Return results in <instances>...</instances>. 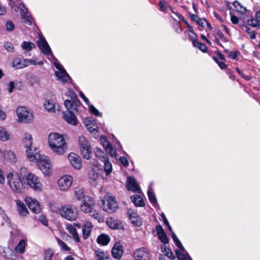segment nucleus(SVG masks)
I'll return each mask as SVG.
<instances>
[{"instance_id":"nucleus-13","label":"nucleus","mask_w":260,"mask_h":260,"mask_svg":"<svg viewBox=\"0 0 260 260\" xmlns=\"http://www.w3.org/2000/svg\"><path fill=\"white\" fill-rule=\"evenodd\" d=\"M37 45L43 53L46 55H52L51 50L46 39L42 36H40L37 42Z\"/></svg>"},{"instance_id":"nucleus-16","label":"nucleus","mask_w":260,"mask_h":260,"mask_svg":"<svg viewBox=\"0 0 260 260\" xmlns=\"http://www.w3.org/2000/svg\"><path fill=\"white\" fill-rule=\"evenodd\" d=\"M126 184L128 190H132L134 192H140V187L134 177H128L127 178Z\"/></svg>"},{"instance_id":"nucleus-32","label":"nucleus","mask_w":260,"mask_h":260,"mask_svg":"<svg viewBox=\"0 0 260 260\" xmlns=\"http://www.w3.org/2000/svg\"><path fill=\"white\" fill-rule=\"evenodd\" d=\"M95 121L93 120H91L90 118H86L85 119V125L87 126L88 131L90 133H93L96 131L97 126L93 124Z\"/></svg>"},{"instance_id":"nucleus-54","label":"nucleus","mask_w":260,"mask_h":260,"mask_svg":"<svg viewBox=\"0 0 260 260\" xmlns=\"http://www.w3.org/2000/svg\"><path fill=\"white\" fill-rule=\"evenodd\" d=\"M161 249L165 253V255H169V252L171 250L169 248L167 247L166 245H162L161 246Z\"/></svg>"},{"instance_id":"nucleus-10","label":"nucleus","mask_w":260,"mask_h":260,"mask_svg":"<svg viewBox=\"0 0 260 260\" xmlns=\"http://www.w3.org/2000/svg\"><path fill=\"white\" fill-rule=\"evenodd\" d=\"M101 142L106 152L111 156L116 157L117 152L114 150L112 145L108 141L106 136L102 135L100 137Z\"/></svg>"},{"instance_id":"nucleus-20","label":"nucleus","mask_w":260,"mask_h":260,"mask_svg":"<svg viewBox=\"0 0 260 260\" xmlns=\"http://www.w3.org/2000/svg\"><path fill=\"white\" fill-rule=\"evenodd\" d=\"M30 60L23 58H15L12 62V66L17 69H22L27 67Z\"/></svg>"},{"instance_id":"nucleus-8","label":"nucleus","mask_w":260,"mask_h":260,"mask_svg":"<svg viewBox=\"0 0 260 260\" xmlns=\"http://www.w3.org/2000/svg\"><path fill=\"white\" fill-rule=\"evenodd\" d=\"M16 112L20 121L28 123L32 119V114L27 110L25 107H19Z\"/></svg>"},{"instance_id":"nucleus-50","label":"nucleus","mask_w":260,"mask_h":260,"mask_svg":"<svg viewBox=\"0 0 260 260\" xmlns=\"http://www.w3.org/2000/svg\"><path fill=\"white\" fill-rule=\"evenodd\" d=\"M119 161L125 167H127L129 165L127 158L124 156L120 157Z\"/></svg>"},{"instance_id":"nucleus-42","label":"nucleus","mask_w":260,"mask_h":260,"mask_svg":"<svg viewBox=\"0 0 260 260\" xmlns=\"http://www.w3.org/2000/svg\"><path fill=\"white\" fill-rule=\"evenodd\" d=\"M72 102L73 103V106L74 107L73 111L77 110V107L80 106L81 102L77 96L74 97L71 99Z\"/></svg>"},{"instance_id":"nucleus-26","label":"nucleus","mask_w":260,"mask_h":260,"mask_svg":"<svg viewBox=\"0 0 260 260\" xmlns=\"http://www.w3.org/2000/svg\"><path fill=\"white\" fill-rule=\"evenodd\" d=\"M74 194L76 199L81 201L84 200L85 197H89L85 194L83 188L80 187H77L75 188Z\"/></svg>"},{"instance_id":"nucleus-43","label":"nucleus","mask_w":260,"mask_h":260,"mask_svg":"<svg viewBox=\"0 0 260 260\" xmlns=\"http://www.w3.org/2000/svg\"><path fill=\"white\" fill-rule=\"evenodd\" d=\"M243 27L245 28V31L249 35L251 39L254 40L255 39L256 36L255 32L251 31L250 28L248 26L246 25H244Z\"/></svg>"},{"instance_id":"nucleus-49","label":"nucleus","mask_w":260,"mask_h":260,"mask_svg":"<svg viewBox=\"0 0 260 260\" xmlns=\"http://www.w3.org/2000/svg\"><path fill=\"white\" fill-rule=\"evenodd\" d=\"M6 26L7 30L8 31H12L15 28L14 24L11 21H8L6 23Z\"/></svg>"},{"instance_id":"nucleus-30","label":"nucleus","mask_w":260,"mask_h":260,"mask_svg":"<svg viewBox=\"0 0 260 260\" xmlns=\"http://www.w3.org/2000/svg\"><path fill=\"white\" fill-rule=\"evenodd\" d=\"M110 240L108 235L102 234L99 236L97 238V242L102 245H107L108 244Z\"/></svg>"},{"instance_id":"nucleus-11","label":"nucleus","mask_w":260,"mask_h":260,"mask_svg":"<svg viewBox=\"0 0 260 260\" xmlns=\"http://www.w3.org/2000/svg\"><path fill=\"white\" fill-rule=\"evenodd\" d=\"M73 182V178L70 176H64L58 181V185L61 190H68Z\"/></svg>"},{"instance_id":"nucleus-62","label":"nucleus","mask_w":260,"mask_h":260,"mask_svg":"<svg viewBox=\"0 0 260 260\" xmlns=\"http://www.w3.org/2000/svg\"><path fill=\"white\" fill-rule=\"evenodd\" d=\"M14 88V83L13 81H11L9 84L8 90L10 93H12Z\"/></svg>"},{"instance_id":"nucleus-25","label":"nucleus","mask_w":260,"mask_h":260,"mask_svg":"<svg viewBox=\"0 0 260 260\" xmlns=\"http://www.w3.org/2000/svg\"><path fill=\"white\" fill-rule=\"evenodd\" d=\"M92 225L90 222H86L82 227L83 237L85 239H87L92 231Z\"/></svg>"},{"instance_id":"nucleus-22","label":"nucleus","mask_w":260,"mask_h":260,"mask_svg":"<svg viewBox=\"0 0 260 260\" xmlns=\"http://www.w3.org/2000/svg\"><path fill=\"white\" fill-rule=\"evenodd\" d=\"M107 225L112 229H121L123 228L122 222L112 217L108 218L106 221Z\"/></svg>"},{"instance_id":"nucleus-1","label":"nucleus","mask_w":260,"mask_h":260,"mask_svg":"<svg viewBox=\"0 0 260 260\" xmlns=\"http://www.w3.org/2000/svg\"><path fill=\"white\" fill-rule=\"evenodd\" d=\"M28 158L31 161H36L40 170L45 175H48L51 170L50 162L46 156L40 154L36 147L32 146V138L31 135L25 134L23 139Z\"/></svg>"},{"instance_id":"nucleus-27","label":"nucleus","mask_w":260,"mask_h":260,"mask_svg":"<svg viewBox=\"0 0 260 260\" xmlns=\"http://www.w3.org/2000/svg\"><path fill=\"white\" fill-rule=\"evenodd\" d=\"M131 200L137 207H143L145 205V203L142 198L139 194H135L131 196Z\"/></svg>"},{"instance_id":"nucleus-24","label":"nucleus","mask_w":260,"mask_h":260,"mask_svg":"<svg viewBox=\"0 0 260 260\" xmlns=\"http://www.w3.org/2000/svg\"><path fill=\"white\" fill-rule=\"evenodd\" d=\"M16 205L17 211L19 215L22 216H26L28 212L23 202L18 200L16 201Z\"/></svg>"},{"instance_id":"nucleus-36","label":"nucleus","mask_w":260,"mask_h":260,"mask_svg":"<svg viewBox=\"0 0 260 260\" xmlns=\"http://www.w3.org/2000/svg\"><path fill=\"white\" fill-rule=\"evenodd\" d=\"M95 255L99 260H110V259L109 255H106L104 252L100 250L96 251Z\"/></svg>"},{"instance_id":"nucleus-2","label":"nucleus","mask_w":260,"mask_h":260,"mask_svg":"<svg viewBox=\"0 0 260 260\" xmlns=\"http://www.w3.org/2000/svg\"><path fill=\"white\" fill-rule=\"evenodd\" d=\"M49 146L53 151L58 155L63 154L67 148L64 139L61 135L52 133L48 136Z\"/></svg>"},{"instance_id":"nucleus-19","label":"nucleus","mask_w":260,"mask_h":260,"mask_svg":"<svg viewBox=\"0 0 260 260\" xmlns=\"http://www.w3.org/2000/svg\"><path fill=\"white\" fill-rule=\"evenodd\" d=\"M113 257L119 259L123 253V247L119 242H116L111 250Z\"/></svg>"},{"instance_id":"nucleus-55","label":"nucleus","mask_w":260,"mask_h":260,"mask_svg":"<svg viewBox=\"0 0 260 260\" xmlns=\"http://www.w3.org/2000/svg\"><path fill=\"white\" fill-rule=\"evenodd\" d=\"M91 216L94 219H97L99 221L102 219L101 215L98 212H96L95 211H94L92 214L91 213Z\"/></svg>"},{"instance_id":"nucleus-64","label":"nucleus","mask_w":260,"mask_h":260,"mask_svg":"<svg viewBox=\"0 0 260 260\" xmlns=\"http://www.w3.org/2000/svg\"><path fill=\"white\" fill-rule=\"evenodd\" d=\"M158 6L160 7V10L161 11H164L166 10V7L165 6L164 3L162 1H160L158 4Z\"/></svg>"},{"instance_id":"nucleus-57","label":"nucleus","mask_w":260,"mask_h":260,"mask_svg":"<svg viewBox=\"0 0 260 260\" xmlns=\"http://www.w3.org/2000/svg\"><path fill=\"white\" fill-rule=\"evenodd\" d=\"M239 53L238 51H235V52H230V54H229V57L235 59H236L238 54Z\"/></svg>"},{"instance_id":"nucleus-39","label":"nucleus","mask_w":260,"mask_h":260,"mask_svg":"<svg viewBox=\"0 0 260 260\" xmlns=\"http://www.w3.org/2000/svg\"><path fill=\"white\" fill-rule=\"evenodd\" d=\"M193 46L199 49L200 50H201L203 52H206L207 50V47L206 45L203 43H201V42H200L198 41L195 42Z\"/></svg>"},{"instance_id":"nucleus-41","label":"nucleus","mask_w":260,"mask_h":260,"mask_svg":"<svg viewBox=\"0 0 260 260\" xmlns=\"http://www.w3.org/2000/svg\"><path fill=\"white\" fill-rule=\"evenodd\" d=\"M148 196L150 202L152 204H155L157 203V200L155 196L153 191H151L150 190H149L148 191Z\"/></svg>"},{"instance_id":"nucleus-5","label":"nucleus","mask_w":260,"mask_h":260,"mask_svg":"<svg viewBox=\"0 0 260 260\" xmlns=\"http://www.w3.org/2000/svg\"><path fill=\"white\" fill-rule=\"evenodd\" d=\"M59 214L65 219L73 221L78 217L77 209L71 205H64L59 209Z\"/></svg>"},{"instance_id":"nucleus-28","label":"nucleus","mask_w":260,"mask_h":260,"mask_svg":"<svg viewBox=\"0 0 260 260\" xmlns=\"http://www.w3.org/2000/svg\"><path fill=\"white\" fill-rule=\"evenodd\" d=\"M67 229L68 230V232L72 235L74 240L77 242H79L80 241V238L75 226L73 224H67Z\"/></svg>"},{"instance_id":"nucleus-3","label":"nucleus","mask_w":260,"mask_h":260,"mask_svg":"<svg viewBox=\"0 0 260 260\" xmlns=\"http://www.w3.org/2000/svg\"><path fill=\"white\" fill-rule=\"evenodd\" d=\"M8 184L11 189L20 193L23 189V183L19 174L15 172L9 173L7 177Z\"/></svg>"},{"instance_id":"nucleus-45","label":"nucleus","mask_w":260,"mask_h":260,"mask_svg":"<svg viewBox=\"0 0 260 260\" xmlns=\"http://www.w3.org/2000/svg\"><path fill=\"white\" fill-rule=\"evenodd\" d=\"M247 24L253 27H257L259 26V23L257 20L254 18H251L247 20Z\"/></svg>"},{"instance_id":"nucleus-59","label":"nucleus","mask_w":260,"mask_h":260,"mask_svg":"<svg viewBox=\"0 0 260 260\" xmlns=\"http://www.w3.org/2000/svg\"><path fill=\"white\" fill-rule=\"evenodd\" d=\"M39 220L41 221L44 225L47 226L48 225V220L45 217L43 216H41L39 217Z\"/></svg>"},{"instance_id":"nucleus-61","label":"nucleus","mask_w":260,"mask_h":260,"mask_svg":"<svg viewBox=\"0 0 260 260\" xmlns=\"http://www.w3.org/2000/svg\"><path fill=\"white\" fill-rule=\"evenodd\" d=\"M231 19L232 22L234 24H237L239 22V18L235 15H231Z\"/></svg>"},{"instance_id":"nucleus-53","label":"nucleus","mask_w":260,"mask_h":260,"mask_svg":"<svg viewBox=\"0 0 260 260\" xmlns=\"http://www.w3.org/2000/svg\"><path fill=\"white\" fill-rule=\"evenodd\" d=\"M217 35L219 36L220 39L224 42H227L228 41V40L225 38L223 34L220 30L218 31V32H217Z\"/></svg>"},{"instance_id":"nucleus-44","label":"nucleus","mask_w":260,"mask_h":260,"mask_svg":"<svg viewBox=\"0 0 260 260\" xmlns=\"http://www.w3.org/2000/svg\"><path fill=\"white\" fill-rule=\"evenodd\" d=\"M54 255L53 250L49 249L44 253V260H51L52 257Z\"/></svg>"},{"instance_id":"nucleus-60","label":"nucleus","mask_w":260,"mask_h":260,"mask_svg":"<svg viewBox=\"0 0 260 260\" xmlns=\"http://www.w3.org/2000/svg\"><path fill=\"white\" fill-rule=\"evenodd\" d=\"M67 95L70 96L71 99H73L74 97L77 96L74 92V91H73L72 89H69L68 92H67Z\"/></svg>"},{"instance_id":"nucleus-48","label":"nucleus","mask_w":260,"mask_h":260,"mask_svg":"<svg viewBox=\"0 0 260 260\" xmlns=\"http://www.w3.org/2000/svg\"><path fill=\"white\" fill-rule=\"evenodd\" d=\"M4 47L5 49L10 52H13L14 51V48L13 44L9 42H5Z\"/></svg>"},{"instance_id":"nucleus-35","label":"nucleus","mask_w":260,"mask_h":260,"mask_svg":"<svg viewBox=\"0 0 260 260\" xmlns=\"http://www.w3.org/2000/svg\"><path fill=\"white\" fill-rule=\"evenodd\" d=\"M26 242L25 240H21L15 247V250L19 252L20 253H23L25 251Z\"/></svg>"},{"instance_id":"nucleus-33","label":"nucleus","mask_w":260,"mask_h":260,"mask_svg":"<svg viewBox=\"0 0 260 260\" xmlns=\"http://www.w3.org/2000/svg\"><path fill=\"white\" fill-rule=\"evenodd\" d=\"M45 108L48 111L55 112L56 110L55 104L52 100L46 101L44 104Z\"/></svg>"},{"instance_id":"nucleus-17","label":"nucleus","mask_w":260,"mask_h":260,"mask_svg":"<svg viewBox=\"0 0 260 260\" xmlns=\"http://www.w3.org/2000/svg\"><path fill=\"white\" fill-rule=\"evenodd\" d=\"M18 9L21 11V16L22 19H23L24 22L29 25L32 24L31 17L29 14L27 8L25 7L23 4H20Z\"/></svg>"},{"instance_id":"nucleus-14","label":"nucleus","mask_w":260,"mask_h":260,"mask_svg":"<svg viewBox=\"0 0 260 260\" xmlns=\"http://www.w3.org/2000/svg\"><path fill=\"white\" fill-rule=\"evenodd\" d=\"M25 203L29 209L34 213H39L41 211L40 206L38 201L30 197L26 198Z\"/></svg>"},{"instance_id":"nucleus-40","label":"nucleus","mask_w":260,"mask_h":260,"mask_svg":"<svg viewBox=\"0 0 260 260\" xmlns=\"http://www.w3.org/2000/svg\"><path fill=\"white\" fill-rule=\"evenodd\" d=\"M56 239H57L58 244L60 246L61 249L62 250L66 251H68L70 250V247H68L67 246V245L63 241H62L61 240H60L57 238H56Z\"/></svg>"},{"instance_id":"nucleus-6","label":"nucleus","mask_w":260,"mask_h":260,"mask_svg":"<svg viewBox=\"0 0 260 260\" xmlns=\"http://www.w3.org/2000/svg\"><path fill=\"white\" fill-rule=\"evenodd\" d=\"M80 151L84 158L89 159L92 155L91 145L86 138L80 136L78 139Z\"/></svg>"},{"instance_id":"nucleus-47","label":"nucleus","mask_w":260,"mask_h":260,"mask_svg":"<svg viewBox=\"0 0 260 260\" xmlns=\"http://www.w3.org/2000/svg\"><path fill=\"white\" fill-rule=\"evenodd\" d=\"M64 105L67 109L69 110H72L74 109V107L73 106V103L71 100H66L64 102Z\"/></svg>"},{"instance_id":"nucleus-38","label":"nucleus","mask_w":260,"mask_h":260,"mask_svg":"<svg viewBox=\"0 0 260 260\" xmlns=\"http://www.w3.org/2000/svg\"><path fill=\"white\" fill-rule=\"evenodd\" d=\"M22 47L23 49L26 50L27 51L31 50L33 48H35V45L29 42H23L22 44Z\"/></svg>"},{"instance_id":"nucleus-12","label":"nucleus","mask_w":260,"mask_h":260,"mask_svg":"<svg viewBox=\"0 0 260 260\" xmlns=\"http://www.w3.org/2000/svg\"><path fill=\"white\" fill-rule=\"evenodd\" d=\"M54 64L56 68L58 70V71L55 72V75L59 80L62 82H66L68 79H71L66 70L59 63L55 62Z\"/></svg>"},{"instance_id":"nucleus-51","label":"nucleus","mask_w":260,"mask_h":260,"mask_svg":"<svg viewBox=\"0 0 260 260\" xmlns=\"http://www.w3.org/2000/svg\"><path fill=\"white\" fill-rule=\"evenodd\" d=\"M89 109L90 112L95 116H100L99 111L92 105L89 106Z\"/></svg>"},{"instance_id":"nucleus-7","label":"nucleus","mask_w":260,"mask_h":260,"mask_svg":"<svg viewBox=\"0 0 260 260\" xmlns=\"http://www.w3.org/2000/svg\"><path fill=\"white\" fill-rule=\"evenodd\" d=\"M26 184L35 190L41 191L42 185L39 178L34 174L27 173L25 178Z\"/></svg>"},{"instance_id":"nucleus-21","label":"nucleus","mask_w":260,"mask_h":260,"mask_svg":"<svg viewBox=\"0 0 260 260\" xmlns=\"http://www.w3.org/2000/svg\"><path fill=\"white\" fill-rule=\"evenodd\" d=\"M128 218L131 222L135 226H140L142 224V221L137 213L134 212L131 210H129L127 212Z\"/></svg>"},{"instance_id":"nucleus-9","label":"nucleus","mask_w":260,"mask_h":260,"mask_svg":"<svg viewBox=\"0 0 260 260\" xmlns=\"http://www.w3.org/2000/svg\"><path fill=\"white\" fill-rule=\"evenodd\" d=\"M80 206L81 210L85 213H93L94 203L93 199L90 197H87L82 201Z\"/></svg>"},{"instance_id":"nucleus-29","label":"nucleus","mask_w":260,"mask_h":260,"mask_svg":"<svg viewBox=\"0 0 260 260\" xmlns=\"http://www.w3.org/2000/svg\"><path fill=\"white\" fill-rule=\"evenodd\" d=\"M95 156L99 158L101 161L107 160L108 156L101 148L96 147L94 150Z\"/></svg>"},{"instance_id":"nucleus-15","label":"nucleus","mask_w":260,"mask_h":260,"mask_svg":"<svg viewBox=\"0 0 260 260\" xmlns=\"http://www.w3.org/2000/svg\"><path fill=\"white\" fill-rule=\"evenodd\" d=\"M134 255L136 260H149V253L148 250L145 248L136 250Z\"/></svg>"},{"instance_id":"nucleus-4","label":"nucleus","mask_w":260,"mask_h":260,"mask_svg":"<svg viewBox=\"0 0 260 260\" xmlns=\"http://www.w3.org/2000/svg\"><path fill=\"white\" fill-rule=\"evenodd\" d=\"M100 206L104 210L109 213L115 212L118 208V204L115 198L112 196H105L99 203Z\"/></svg>"},{"instance_id":"nucleus-18","label":"nucleus","mask_w":260,"mask_h":260,"mask_svg":"<svg viewBox=\"0 0 260 260\" xmlns=\"http://www.w3.org/2000/svg\"><path fill=\"white\" fill-rule=\"evenodd\" d=\"M68 159L71 165L76 169H80L82 166L81 157L77 154L71 153L68 155Z\"/></svg>"},{"instance_id":"nucleus-34","label":"nucleus","mask_w":260,"mask_h":260,"mask_svg":"<svg viewBox=\"0 0 260 260\" xmlns=\"http://www.w3.org/2000/svg\"><path fill=\"white\" fill-rule=\"evenodd\" d=\"M10 138V134L7 129L2 126H0V140L3 141L8 140Z\"/></svg>"},{"instance_id":"nucleus-52","label":"nucleus","mask_w":260,"mask_h":260,"mask_svg":"<svg viewBox=\"0 0 260 260\" xmlns=\"http://www.w3.org/2000/svg\"><path fill=\"white\" fill-rule=\"evenodd\" d=\"M161 217H162V218L163 219V221H164L165 224H166L168 227L169 230L171 232H172V228L170 226V224H169L167 219L166 218L165 215L164 213H162L161 214Z\"/></svg>"},{"instance_id":"nucleus-58","label":"nucleus","mask_w":260,"mask_h":260,"mask_svg":"<svg viewBox=\"0 0 260 260\" xmlns=\"http://www.w3.org/2000/svg\"><path fill=\"white\" fill-rule=\"evenodd\" d=\"M190 18L195 22H197L198 21L200 20V18L197 16V15L190 14L189 15Z\"/></svg>"},{"instance_id":"nucleus-63","label":"nucleus","mask_w":260,"mask_h":260,"mask_svg":"<svg viewBox=\"0 0 260 260\" xmlns=\"http://www.w3.org/2000/svg\"><path fill=\"white\" fill-rule=\"evenodd\" d=\"M79 95L84 101L86 104H88L89 102L88 99L84 95L82 91L79 92Z\"/></svg>"},{"instance_id":"nucleus-37","label":"nucleus","mask_w":260,"mask_h":260,"mask_svg":"<svg viewBox=\"0 0 260 260\" xmlns=\"http://www.w3.org/2000/svg\"><path fill=\"white\" fill-rule=\"evenodd\" d=\"M104 163V170L107 175H109L112 172V165L109 161L108 158L107 160L103 161Z\"/></svg>"},{"instance_id":"nucleus-46","label":"nucleus","mask_w":260,"mask_h":260,"mask_svg":"<svg viewBox=\"0 0 260 260\" xmlns=\"http://www.w3.org/2000/svg\"><path fill=\"white\" fill-rule=\"evenodd\" d=\"M158 236L162 243H163L165 244L168 243L169 240L167 238V236L165 232L158 235Z\"/></svg>"},{"instance_id":"nucleus-23","label":"nucleus","mask_w":260,"mask_h":260,"mask_svg":"<svg viewBox=\"0 0 260 260\" xmlns=\"http://www.w3.org/2000/svg\"><path fill=\"white\" fill-rule=\"evenodd\" d=\"M63 118L69 123L73 125H77L78 120L72 110H69L68 114H63Z\"/></svg>"},{"instance_id":"nucleus-31","label":"nucleus","mask_w":260,"mask_h":260,"mask_svg":"<svg viewBox=\"0 0 260 260\" xmlns=\"http://www.w3.org/2000/svg\"><path fill=\"white\" fill-rule=\"evenodd\" d=\"M100 178L98 174L93 170H91L89 173V179L90 183L93 186H96L98 184L97 180Z\"/></svg>"},{"instance_id":"nucleus-56","label":"nucleus","mask_w":260,"mask_h":260,"mask_svg":"<svg viewBox=\"0 0 260 260\" xmlns=\"http://www.w3.org/2000/svg\"><path fill=\"white\" fill-rule=\"evenodd\" d=\"M155 230L157 235L165 232L162 227L160 225H156L155 227Z\"/></svg>"}]
</instances>
